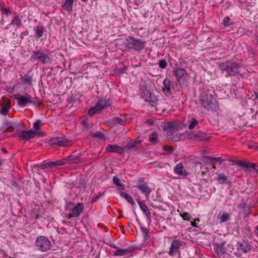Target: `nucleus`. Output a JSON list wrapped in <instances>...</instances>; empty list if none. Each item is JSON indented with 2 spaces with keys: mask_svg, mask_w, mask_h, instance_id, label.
I'll list each match as a JSON object with an SVG mask.
<instances>
[{
  "mask_svg": "<svg viewBox=\"0 0 258 258\" xmlns=\"http://www.w3.org/2000/svg\"><path fill=\"white\" fill-rule=\"evenodd\" d=\"M247 163L242 161H235V164L243 167H247Z\"/></svg>",
  "mask_w": 258,
  "mask_h": 258,
  "instance_id": "48",
  "label": "nucleus"
},
{
  "mask_svg": "<svg viewBox=\"0 0 258 258\" xmlns=\"http://www.w3.org/2000/svg\"><path fill=\"white\" fill-rule=\"evenodd\" d=\"M124 45L130 50L140 51L145 48L146 41L131 36L125 39Z\"/></svg>",
  "mask_w": 258,
  "mask_h": 258,
  "instance_id": "4",
  "label": "nucleus"
},
{
  "mask_svg": "<svg viewBox=\"0 0 258 258\" xmlns=\"http://www.w3.org/2000/svg\"><path fill=\"white\" fill-rule=\"evenodd\" d=\"M137 142L136 141L132 140L130 142H128L124 147L123 148L125 149V151L126 150H132L136 148Z\"/></svg>",
  "mask_w": 258,
  "mask_h": 258,
  "instance_id": "32",
  "label": "nucleus"
},
{
  "mask_svg": "<svg viewBox=\"0 0 258 258\" xmlns=\"http://www.w3.org/2000/svg\"><path fill=\"white\" fill-rule=\"evenodd\" d=\"M35 31L34 36L37 38H40L43 35L44 32V27L42 25L37 26L34 28Z\"/></svg>",
  "mask_w": 258,
  "mask_h": 258,
  "instance_id": "24",
  "label": "nucleus"
},
{
  "mask_svg": "<svg viewBox=\"0 0 258 258\" xmlns=\"http://www.w3.org/2000/svg\"><path fill=\"white\" fill-rule=\"evenodd\" d=\"M0 10L3 15H8L10 13L11 11L9 8H6L3 4L0 3Z\"/></svg>",
  "mask_w": 258,
  "mask_h": 258,
  "instance_id": "42",
  "label": "nucleus"
},
{
  "mask_svg": "<svg viewBox=\"0 0 258 258\" xmlns=\"http://www.w3.org/2000/svg\"><path fill=\"white\" fill-rule=\"evenodd\" d=\"M158 64L159 68L162 69H165L167 65V61L165 59H161L159 60Z\"/></svg>",
  "mask_w": 258,
  "mask_h": 258,
  "instance_id": "45",
  "label": "nucleus"
},
{
  "mask_svg": "<svg viewBox=\"0 0 258 258\" xmlns=\"http://www.w3.org/2000/svg\"><path fill=\"white\" fill-rule=\"evenodd\" d=\"M36 134V132L31 129L29 130H23L19 133L18 138L20 140L28 141L33 138Z\"/></svg>",
  "mask_w": 258,
  "mask_h": 258,
  "instance_id": "10",
  "label": "nucleus"
},
{
  "mask_svg": "<svg viewBox=\"0 0 258 258\" xmlns=\"http://www.w3.org/2000/svg\"><path fill=\"white\" fill-rule=\"evenodd\" d=\"M239 3L242 4V3H246V1L245 0H237Z\"/></svg>",
  "mask_w": 258,
  "mask_h": 258,
  "instance_id": "61",
  "label": "nucleus"
},
{
  "mask_svg": "<svg viewBox=\"0 0 258 258\" xmlns=\"http://www.w3.org/2000/svg\"><path fill=\"white\" fill-rule=\"evenodd\" d=\"M109 245L111 247H113L116 249H117L118 248V247H117L114 243H112Z\"/></svg>",
  "mask_w": 258,
  "mask_h": 258,
  "instance_id": "59",
  "label": "nucleus"
},
{
  "mask_svg": "<svg viewBox=\"0 0 258 258\" xmlns=\"http://www.w3.org/2000/svg\"><path fill=\"white\" fill-rule=\"evenodd\" d=\"M90 135L92 137H95V138H101V139H104L105 137L104 135L100 132H96L95 133H93V132H91L90 133Z\"/></svg>",
  "mask_w": 258,
  "mask_h": 258,
  "instance_id": "41",
  "label": "nucleus"
},
{
  "mask_svg": "<svg viewBox=\"0 0 258 258\" xmlns=\"http://www.w3.org/2000/svg\"><path fill=\"white\" fill-rule=\"evenodd\" d=\"M8 129L5 127V125H4V123H3V126L0 129V132H1L2 133H5L6 132Z\"/></svg>",
  "mask_w": 258,
  "mask_h": 258,
  "instance_id": "56",
  "label": "nucleus"
},
{
  "mask_svg": "<svg viewBox=\"0 0 258 258\" xmlns=\"http://www.w3.org/2000/svg\"><path fill=\"white\" fill-rule=\"evenodd\" d=\"M135 249L134 247L131 246L127 248L121 249L118 248L116 251L113 252L114 256H123L127 253L132 252Z\"/></svg>",
  "mask_w": 258,
  "mask_h": 258,
  "instance_id": "17",
  "label": "nucleus"
},
{
  "mask_svg": "<svg viewBox=\"0 0 258 258\" xmlns=\"http://www.w3.org/2000/svg\"><path fill=\"white\" fill-rule=\"evenodd\" d=\"M180 216L182 217L184 220L189 221V214L187 213H183L180 214Z\"/></svg>",
  "mask_w": 258,
  "mask_h": 258,
  "instance_id": "49",
  "label": "nucleus"
},
{
  "mask_svg": "<svg viewBox=\"0 0 258 258\" xmlns=\"http://www.w3.org/2000/svg\"><path fill=\"white\" fill-rule=\"evenodd\" d=\"M41 121L39 119L36 120L35 122L33 123V127L36 130H39L40 128V125L41 124Z\"/></svg>",
  "mask_w": 258,
  "mask_h": 258,
  "instance_id": "46",
  "label": "nucleus"
},
{
  "mask_svg": "<svg viewBox=\"0 0 258 258\" xmlns=\"http://www.w3.org/2000/svg\"><path fill=\"white\" fill-rule=\"evenodd\" d=\"M105 191H104L103 192H99V195H98L100 196V197L104 196V194H105Z\"/></svg>",
  "mask_w": 258,
  "mask_h": 258,
  "instance_id": "63",
  "label": "nucleus"
},
{
  "mask_svg": "<svg viewBox=\"0 0 258 258\" xmlns=\"http://www.w3.org/2000/svg\"><path fill=\"white\" fill-rule=\"evenodd\" d=\"M126 120V117L123 115L120 114L119 116L113 117L111 120V122L114 126H117L118 124L123 125Z\"/></svg>",
  "mask_w": 258,
  "mask_h": 258,
  "instance_id": "21",
  "label": "nucleus"
},
{
  "mask_svg": "<svg viewBox=\"0 0 258 258\" xmlns=\"http://www.w3.org/2000/svg\"><path fill=\"white\" fill-rule=\"evenodd\" d=\"M29 34V31L28 30H25L23 32H22L20 34V38L21 39H24V37L25 36H27Z\"/></svg>",
  "mask_w": 258,
  "mask_h": 258,
  "instance_id": "53",
  "label": "nucleus"
},
{
  "mask_svg": "<svg viewBox=\"0 0 258 258\" xmlns=\"http://www.w3.org/2000/svg\"><path fill=\"white\" fill-rule=\"evenodd\" d=\"M112 104L111 101L109 99H99L95 105V108L101 112L103 109L110 106Z\"/></svg>",
  "mask_w": 258,
  "mask_h": 258,
  "instance_id": "12",
  "label": "nucleus"
},
{
  "mask_svg": "<svg viewBox=\"0 0 258 258\" xmlns=\"http://www.w3.org/2000/svg\"><path fill=\"white\" fill-rule=\"evenodd\" d=\"M126 71H127V68H124L123 69H117L116 73H118V74L120 75V74L125 73Z\"/></svg>",
  "mask_w": 258,
  "mask_h": 258,
  "instance_id": "52",
  "label": "nucleus"
},
{
  "mask_svg": "<svg viewBox=\"0 0 258 258\" xmlns=\"http://www.w3.org/2000/svg\"><path fill=\"white\" fill-rule=\"evenodd\" d=\"M216 179L220 184L226 183L230 184L231 183L228 177L224 173H218Z\"/></svg>",
  "mask_w": 258,
  "mask_h": 258,
  "instance_id": "23",
  "label": "nucleus"
},
{
  "mask_svg": "<svg viewBox=\"0 0 258 258\" xmlns=\"http://www.w3.org/2000/svg\"><path fill=\"white\" fill-rule=\"evenodd\" d=\"M164 87L163 88V90L166 93H170L171 92V82L165 78L163 82Z\"/></svg>",
  "mask_w": 258,
  "mask_h": 258,
  "instance_id": "27",
  "label": "nucleus"
},
{
  "mask_svg": "<svg viewBox=\"0 0 258 258\" xmlns=\"http://www.w3.org/2000/svg\"><path fill=\"white\" fill-rule=\"evenodd\" d=\"M149 140L153 144H155L158 141V136L156 132H153L149 136Z\"/></svg>",
  "mask_w": 258,
  "mask_h": 258,
  "instance_id": "38",
  "label": "nucleus"
},
{
  "mask_svg": "<svg viewBox=\"0 0 258 258\" xmlns=\"http://www.w3.org/2000/svg\"><path fill=\"white\" fill-rule=\"evenodd\" d=\"M84 208V205L83 203H79L73 208L70 210V213L68 216L69 219L73 218L78 217L82 213Z\"/></svg>",
  "mask_w": 258,
  "mask_h": 258,
  "instance_id": "9",
  "label": "nucleus"
},
{
  "mask_svg": "<svg viewBox=\"0 0 258 258\" xmlns=\"http://www.w3.org/2000/svg\"><path fill=\"white\" fill-rule=\"evenodd\" d=\"M221 74L226 78L234 77L240 74V65L232 60H226L219 64Z\"/></svg>",
  "mask_w": 258,
  "mask_h": 258,
  "instance_id": "1",
  "label": "nucleus"
},
{
  "mask_svg": "<svg viewBox=\"0 0 258 258\" xmlns=\"http://www.w3.org/2000/svg\"><path fill=\"white\" fill-rule=\"evenodd\" d=\"M224 244V243H222V244L220 246H217V251L219 253H225V249L222 247V245Z\"/></svg>",
  "mask_w": 258,
  "mask_h": 258,
  "instance_id": "50",
  "label": "nucleus"
},
{
  "mask_svg": "<svg viewBox=\"0 0 258 258\" xmlns=\"http://www.w3.org/2000/svg\"><path fill=\"white\" fill-rule=\"evenodd\" d=\"M20 76L21 81L24 84H28L29 85H31L32 84L33 80V77L32 76H22V75H21Z\"/></svg>",
  "mask_w": 258,
  "mask_h": 258,
  "instance_id": "28",
  "label": "nucleus"
},
{
  "mask_svg": "<svg viewBox=\"0 0 258 258\" xmlns=\"http://www.w3.org/2000/svg\"><path fill=\"white\" fill-rule=\"evenodd\" d=\"M34 184H35L36 187L37 188V189L38 190H39L41 188L39 182L38 181L35 180L34 181Z\"/></svg>",
  "mask_w": 258,
  "mask_h": 258,
  "instance_id": "55",
  "label": "nucleus"
},
{
  "mask_svg": "<svg viewBox=\"0 0 258 258\" xmlns=\"http://www.w3.org/2000/svg\"><path fill=\"white\" fill-rule=\"evenodd\" d=\"M31 60L33 62L37 63L40 62L43 64H51L52 62V58L50 55L45 53L42 49L32 51Z\"/></svg>",
  "mask_w": 258,
  "mask_h": 258,
  "instance_id": "3",
  "label": "nucleus"
},
{
  "mask_svg": "<svg viewBox=\"0 0 258 258\" xmlns=\"http://www.w3.org/2000/svg\"><path fill=\"white\" fill-rule=\"evenodd\" d=\"M77 1V0H65V2L62 6V7L64 8L68 12H71L73 10L74 2Z\"/></svg>",
  "mask_w": 258,
  "mask_h": 258,
  "instance_id": "25",
  "label": "nucleus"
},
{
  "mask_svg": "<svg viewBox=\"0 0 258 258\" xmlns=\"http://www.w3.org/2000/svg\"><path fill=\"white\" fill-rule=\"evenodd\" d=\"M11 102L10 100L7 101L6 103L4 106H3L0 109V113L6 115L9 112V109L10 108Z\"/></svg>",
  "mask_w": 258,
  "mask_h": 258,
  "instance_id": "26",
  "label": "nucleus"
},
{
  "mask_svg": "<svg viewBox=\"0 0 258 258\" xmlns=\"http://www.w3.org/2000/svg\"><path fill=\"white\" fill-rule=\"evenodd\" d=\"M100 112L98 109L95 108V106L90 108L88 111V114L90 116H93L94 114Z\"/></svg>",
  "mask_w": 258,
  "mask_h": 258,
  "instance_id": "44",
  "label": "nucleus"
},
{
  "mask_svg": "<svg viewBox=\"0 0 258 258\" xmlns=\"http://www.w3.org/2000/svg\"><path fill=\"white\" fill-rule=\"evenodd\" d=\"M16 25L18 28L20 27L22 25L21 20L18 15H15L13 17V19L11 22L9 24V25Z\"/></svg>",
  "mask_w": 258,
  "mask_h": 258,
  "instance_id": "30",
  "label": "nucleus"
},
{
  "mask_svg": "<svg viewBox=\"0 0 258 258\" xmlns=\"http://www.w3.org/2000/svg\"><path fill=\"white\" fill-rule=\"evenodd\" d=\"M2 151L5 154L8 153L7 151L6 150L5 148H2Z\"/></svg>",
  "mask_w": 258,
  "mask_h": 258,
  "instance_id": "62",
  "label": "nucleus"
},
{
  "mask_svg": "<svg viewBox=\"0 0 258 258\" xmlns=\"http://www.w3.org/2000/svg\"><path fill=\"white\" fill-rule=\"evenodd\" d=\"M164 129L165 130H168L170 132H174L176 130V128L174 127L172 123L169 122L164 125Z\"/></svg>",
  "mask_w": 258,
  "mask_h": 258,
  "instance_id": "39",
  "label": "nucleus"
},
{
  "mask_svg": "<svg viewBox=\"0 0 258 258\" xmlns=\"http://www.w3.org/2000/svg\"><path fill=\"white\" fill-rule=\"evenodd\" d=\"M141 230L142 235L143 236L144 241H147L149 237V232L148 229L146 228L141 227Z\"/></svg>",
  "mask_w": 258,
  "mask_h": 258,
  "instance_id": "35",
  "label": "nucleus"
},
{
  "mask_svg": "<svg viewBox=\"0 0 258 258\" xmlns=\"http://www.w3.org/2000/svg\"><path fill=\"white\" fill-rule=\"evenodd\" d=\"M183 137V135L182 134H180L179 136L177 137V139L174 140V142L179 141L181 138Z\"/></svg>",
  "mask_w": 258,
  "mask_h": 258,
  "instance_id": "58",
  "label": "nucleus"
},
{
  "mask_svg": "<svg viewBox=\"0 0 258 258\" xmlns=\"http://www.w3.org/2000/svg\"><path fill=\"white\" fill-rule=\"evenodd\" d=\"M233 23L232 22L230 18L229 17H225L222 23V25L224 27H226L229 26Z\"/></svg>",
  "mask_w": 258,
  "mask_h": 258,
  "instance_id": "40",
  "label": "nucleus"
},
{
  "mask_svg": "<svg viewBox=\"0 0 258 258\" xmlns=\"http://www.w3.org/2000/svg\"><path fill=\"white\" fill-rule=\"evenodd\" d=\"M209 138V137L207 134L201 131L198 132H193L191 136V138L200 141H205L208 139Z\"/></svg>",
  "mask_w": 258,
  "mask_h": 258,
  "instance_id": "16",
  "label": "nucleus"
},
{
  "mask_svg": "<svg viewBox=\"0 0 258 258\" xmlns=\"http://www.w3.org/2000/svg\"><path fill=\"white\" fill-rule=\"evenodd\" d=\"M11 184L16 189H17V190H20V186H19V185L16 182L13 181V182H12Z\"/></svg>",
  "mask_w": 258,
  "mask_h": 258,
  "instance_id": "54",
  "label": "nucleus"
},
{
  "mask_svg": "<svg viewBox=\"0 0 258 258\" xmlns=\"http://www.w3.org/2000/svg\"><path fill=\"white\" fill-rule=\"evenodd\" d=\"M181 244L180 241L177 239H174L171 243L170 250L168 252L170 256H173L174 253L178 251Z\"/></svg>",
  "mask_w": 258,
  "mask_h": 258,
  "instance_id": "15",
  "label": "nucleus"
},
{
  "mask_svg": "<svg viewBox=\"0 0 258 258\" xmlns=\"http://www.w3.org/2000/svg\"><path fill=\"white\" fill-rule=\"evenodd\" d=\"M55 166L54 161L47 162L39 166V168L42 169H44L47 168H51Z\"/></svg>",
  "mask_w": 258,
  "mask_h": 258,
  "instance_id": "37",
  "label": "nucleus"
},
{
  "mask_svg": "<svg viewBox=\"0 0 258 258\" xmlns=\"http://www.w3.org/2000/svg\"><path fill=\"white\" fill-rule=\"evenodd\" d=\"M138 185L136 187L141 191V192L146 196H149L151 194L152 190L147 182L144 181L142 178H140L138 180Z\"/></svg>",
  "mask_w": 258,
  "mask_h": 258,
  "instance_id": "8",
  "label": "nucleus"
},
{
  "mask_svg": "<svg viewBox=\"0 0 258 258\" xmlns=\"http://www.w3.org/2000/svg\"><path fill=\"white\" fill-rule=\"evenodd\" d=\"M247 165H247V168H252L255 169V170H258V168H257V165H256L255 164L252 163H248Z\"/></svg>",
  "mask_w": 258,
  "mask_h": 258,
  "instance_id": "51",
  "label": "nucleus"
},
{
  "mask_svg": "<svg viewBox=\"0 0 258 258\" xmlns=\"http://www.w3.org/2000/svg\"><path fill=\"white\" fill-rule=\"evenodd\" d=\"M199 101L202 106L209 113L216 112L219 108L218 103L214 96L207 92H203L201 93Z\"/></svg>",
  "mask_w": 258,
  "mask_h": 258,
  "instance_id": "2",
  "label": "nucleus"
},
{
  "mask_svg": "<svg viewBox=\"0 0 258 258\" xmlns=\"http://www.w3.org/2000/svg\"><path fill=\"white\" fill-rule=\"evenodd\" d=\"M214 160L217 161V162H219L220 163L222 162V160H221V159L219 157H218V158H214Z\"/></svg>",
  "mask_w": 258,
  "mask_h": 258,
  "instance_id": "60",
  "label": "nucleus"
},
{
  "mask_svg": "<svg viewBox=\"0 0 258 258\" xmlns=\"http://www.w3.org/2000/svg\"><path fill=\"white\" fill-rule=\"evenodd\" d=\"M146 100L147 101L155 103L157 101V98L154 94H152L150 92H148L146 95Z\"/></svg>",
  "mask_w": 258,
  "mask_h": 258,
  "instance_id": "29",
  "label": "nucleus"
},
{
  "mask_svg": "<svg viewBox=\"0 0 258 258\" xmlns=\"http://www.w3.org/2000/svg\"><path fill=\"white\" fill-rule=\"evenodd\" d=\"M120 196L121 197L124 198L126 201L130 203L132 206H134L136 204L133 198L127 193L124 191H121L120 192Z\"/></svg>",
  "mask_w": 258,
  "mask_h": 258,
  "instance_id": "31",
  "label": "nucleus"
},
{
  "mask_svg": "<svg viewBox=\"0 0 258 258\" xmlns=\"http://www.w3.org/2000/svg\"><path fill=\"white\" fill-rule=\"evenodd\" d=\"M113 182L114 184L119 187V189L123 190L125 188V185L120 182V179L116 176H113Z\"/></svg>",
  "mask_w": 258,
  "mask_h": 258,
  "instance_id": "33",
  "label": "nucleus"
},
{
  "mask_svg": "<svg viewBox=\"0 0 258 258\" xmlns=\"http://www.w3.org/2000/svg\"><path fill=\"white\" fill-rule=\"evenodd\" d=\"M51 146L57 145L60 147H66L70 145V141L66 139L63 136L51 138L48 142Z\"/></svg>",
  "mask_w": 258,
  "mask_h": 258,
  "instance_id": "7",
  "label": "nucleus"
},
{
  "mask_svg": "<svg viewBox=\"0 0 258 258\" xmlns=\"http://www.w3.org/2000/svg\"><path fill=\"white\" fill-rule=\"evenodd\" d=\"M220 223L226 222L230 220V215L228 213H223L219 218Z\"/></svg>",
  "mask_w": 258,
  "mask_h": 258,
  "instance_id": "34",
  "label": "nucleus"
},
{
  "mask_svg": "<svg viewBox=\"0 0 258 258\" xmlns=\"http://www.w3.org/2000/svg\"><path fill=\"white\" fill-rule=\"evenodd\" d=\"M199 124V121L195 117L192 118L189 120V125L188 129L191 130L194 129Z\"/></svg>",
  "mask_w": 258,
  "mask_h": 258,
  "instance_id": "36",
  "label": "nucleus"
},
{
  "mask_svg": "<svg viewBox=\"0 0 258 258\" xmlns=\"http://www.w3.org/2000/svg\"><path fill=\"white\" fill-rule=\"evenodd\" d=\"M174 170L175 173L179 175L186 176L188 175V172L184 168L182 163L177 164L174 167Z\"/></svg>",
  "mask_w": 258,
  "mask_h": 258,
  "instance_id": "19",
  "label": "nucleus"
},
{
  "mask_svg": "<svg viewBox=\"0 0 258 258\" xmlns=\"http://www.w3.org/2000/svg\"><path fill=\"white\" fill-rule=\"evenodd\" d=\"M236 247L238 250H241L244 253H247L251 250V245L247 240L238 241Z\"/></svg>",
  "mask_w": 258,
  "mask_h": 258,
  "instance_id": "11",
  "label": "nucleus"
},
{
  "mask_svg": "<svg viewBox=\"0 0 258 258\" xmlns=\"http://www.w3.org/2000/svg\"><path fill=\"white\" fill-rule=\"evenodd\" d=\"M4 125L8 129H9L10 131H13L14 130H18L20 128V124L16 122L11 121L8 120H5Z\"/></svg>",
  "mask_w": 258,
  "mask_h": 258,
  "instance_id": "18",
  "label": "nucleus"
},
{
  "mask_svg": "<svg viewBox=\"0 0 258 258\" xmlns=\"http://www.w3.org/2000/svg\"><path fill=\"white\" fill-rule=\"evenodd\" d=\"M66 160L67 163L69 164H78L81 162L80 158L76 155V152L73 153Z\"/></svg>",
  "mask_w": 258,
  "mask_h": 258,
  "instance_id": "20",
  "label": "nucleus"
},
{
  "mask_svg": "<svg viewBox=\"0 0 258 258\" xmlns=\"http://www.w3.org/2000/svg\"><path fill=\"white\" fill-rule=\"evenodd\" d=\"M162 149L167 152L166 154H171L174 151L173 148L169 146H163Z\"/></svg>",
  "mask_w": 258,
  "mask_h": 258,
  "instance_id": "43",
  "label": "nucleus"
},
{
  "mask_svg": "<svg viewBox=\"0 0 258 258\" xmlns=\"http://www.w3.org/2000/svg\"><path fill=\"white\" fill-rule=\"evenodd\" d=\"M255 99L258 100V92L255 93Z\"/></svg>",
  "mask_w": 258,
  "mask_h": 258,
  "instance_id": "64",
  "label": "nucleus"
},
{
  "mask_svg": "<svg viewBox=\"0 0 258 258\" xmlns=\"http://www.w3.org/2000/svg\"><path fill=\"white\" fill-rule=\"evenodd\" d=\"M55 163V166H59V165H63L67 163L66 160L63 159V160H59L56 161H54Z\"/></svg>",
  "mask_w": 258,
  "mask_h": 258,
  "instance_id": "47",
  "label": "nucleus"
},
{
  "mask_svg": "<svg viewBox=\"0 0 258 258\" xmlns=\"http://www.w3.org/2000/svg\"><path fill=\"white\" fill-rule=\"evenodd\" d=\"M106 150L111 153H117L120 155H122L124 153L125 149L120 147L117 145H108L106 148Z\"/></svg>",
  "mask_w": 258,
  "mask_h": 258,
  "instance_id": "14",
  "label": "nucleus"
},
{
  "mask_svg": "<svg viewBox=\"0 0 258 258\" xmlns=\"http://www.w3.org/2000/svg\"><path fill=\"white\" fill-rule=\"evenodd\" d=\"M35 245L38 249L45 252L50 249L51 247L50 240L44 236H39L36 240Z\"/></svg>",
  "mask_w": 258,
  "mask_h": 258,
  "instance_id": "6",
  "label": "nucleus"
},
{
  "mask_svg": "<svg viewBox=\"0 0 258 258\" xmlns=\"http://www.w3.org/2000/svg\"><path fill=\"white\" fill-rule=\"evenodd\" d=\"M177 82L181 88L187 86L188 75L185 70L181 68H176L173 71Z\"/></svg>",
  "mask_w": 258,
  "mask_h": 258,
  "instance_id": "5",
  "label": "nucleus"
},
{
  "mask_svg": "<svg viewBox=\"0 0 258 258\" xmlns=\"http://www.w3.org/2000/svg\"><path fill=\"white\" fill-rule=\"evenodd\" d=\"M100 198V196L97 195L95 197H94L92 199V202H96Z\"/></svg>",
  "mask_w": 258,
  "mask_h": 258,
  "instance_id": "57",
  "label": "nucleus"
},
{
  "mask_svg": "<svg viewBox=\"0 0 258 258\" xmlns=\"http://www.w3.org/2000/svg\"><path fill=\"white\" fill-rule=\"evenodd\" d=\"M15 98L18 100V105L22 107L25 106L28 103H34L30 98L19 94L15 95Z\"/></svg>",
  "mask_w": 258,
  "mask_h": 258,
  "instance_id": "13",
  "label": "nucleus"
},
{
  "mask_svg": "<svg viewBox=\"0 0 258 258\" xmlns=\"http://www.w3.org/2000/svg\"><path fill=\"white\" fill-rule=\"evenodd\" d=\"M138 203L142 212L145 214L147 218L150 221H151V215L150 211L146 204L143 203L141 201H138Z\"/></svg>",
  "mask_w": 258,
  "mask_h": 258,
  "instance_id": "22",
  "label": "nucleus"
}]
</instances>
